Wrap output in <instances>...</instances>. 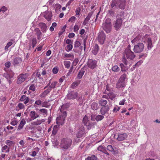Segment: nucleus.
Wrapping results in <instances>:
<instances>
[{
  "instance_id": "nucleus-41",
  "label": "nucleus",
  "mask_w": 160,
  "mask_h": 160,
  "mask_svg": "<svg viewBox=\"0 0 160 160\" xmlns=\"http://www.w3.org/2000/svg\"><path fill=\"white\" fill-rule=\"evenodd\" d=\"M73 46L72 44H68L66 47V50L67 52H69L72 49Z\"/></svg>"
},
{
  "instance_id": "nucleus-36",
  "label": "nucleus",
  "mask_w": 160,
  "mask_h": 160,
  "mask_svg": "<svg viewBox=\"0 0 160 160\" xmlns=\"http://www.w3.org/2000/svg\"><path fill=\"white\" fill-rule=\"evenodd\" d=\"M112 70L114 72H117L119 71L120 68L118 65H114L112 68Z\"/></svg>"
},
{
  "instance_id": "nucleus-48",
  "label": "nucleus",
  "mask_w": 160,
  "mask_h": 160,
  "mask_svg": "<svg viewBox=\"0 0 160 160\" xmlns=\"http://www.w3.org/2000/svg\"><path fill=\"white\" fill-rule=\"evenodd\" d=\"M50 106V105L48 104V102H44L42 103V107L48 108H49Z\"/></svg>"
},
{
  "instance_id": "nucleus-8",
  "label": "nucleus",
  "mask_w": 160,
  "mask_h": 160,
  "mask_svg": "<svg viewBox=\"0 0 160 160\" xmlns=\"http://www.w3.org/2000/svg\"><path fill=\"white\" fill-rule=\"evenodd\" d=\"M117 17V19L115 22L114 25V27L116 30H118L121 28L122 22V18L118 16Z\"/></svg>"
},
{
  "instance_id": "nucleus-23",
  "label": "nucleus",
  "mask_w": 160,
  "mask_h": 160,
  "mask_svg": "<svg viewBox=\"0 0 160 160\" xmlns=\"http://www.w3.org/2000/svg\"><path fill=\"white\" fill-rule=\"evenodd\" d=\"M38 113L40 114L46 116L48 115V110L45 108H42L39 109Z\"/></svg>"
},
{
  "instance_id": "nucleus-26",
  "label": "nucleus",
  "mask_w": 160,
  "mask_h": 160,
  "mask_svg": "<svg viewBox=\"0 0 160 160\" xmlns=\"http://www.w3.org/2000/svg\"><path fill=\"white\" fill-rule=\"evenodd\" d=\"M104 93L107 94L108 96L109 99H110L111 100H113L116 97L115 94L112 92H110L108 93H107L105 91Z\"/></svg>"
},
{
  "instance_id": "nucleus-31",
  "label": "nucleus",
  "mask_w": 160,
  "mask_h": 160,
  "mask_svg": "<svg viewBox=\"0 0 160 160\" xmlns=\"http://www.w3.org/2000/svg\"><path fill=\"white\" fill-rule=\"evenodd\" d=\"M108 102L107 100L104 99H101L99 101V104L102 106L104 107L106 106Z\"/></svg>"
},
{
  "instance_id": "nucleus-18",
  "label": "nucleus",
  "mask_w": 160,
  "mask_h": 160,
  "mask_svg": "<svg viewBox=\"0 0 160 160\" xmlns=\"http://www.w3.org/2000/svg\"><path fill=\"white\" fill-rule=\"evenodd\" d=\"M22 62V59L21 58L18 57L14 58L12 64L14 66L18 65Z\"/></svg>"
},
{
  "instance_id": "nucleus-19",
  "label": "nucleus",
  "mask_w": 160,
  "mask_h": 160,
  "mask_svg": "<svg viewBox=\"0 0 160 160\" xmlns=\"http://www.w3.org/2000/svg\"><path fill=\"white\" fill-rule=\"evenodd\" d=\"M29 116L32 120H34L38 117L39 115L37 114L35 111H31L30 112Z\"/></svg>"
},
{
  "instance_id": "nucleus-47",
  "label": "nucleus",
  "mask_w": 160,
  "mask_h": 160,
  "mask_svg": "<svg viewBox=\"0 0 160 160\" xmlns=\"http://www.w3.org/2000/svg\"><path fill=\"white\" fill-rule=\"evenodd\" d=\"M18 122L17 120L15 119H12L10 124L13 126H15L18 124Z\"/></svg>"
},
{
  "instance_id": "nucleus-42",
  "label": "nucleus",
  "mask_w": 160,
  "mask_h": 160,
  "mask_svg": "<svg viewBox=\"0 0 160 160\" xmlns=\"http://www.w3.org/2000/svg\"><path fill=\"white\" fill-rule=\"evenodd\" d=\"M98 150L104 153H105L106 152V150L104 147L102 145H100L98 148Z\"/></svg>"
},
{
  "instance_id": "nucleus-25",
  "label": "nucleus",
  "mask_w": 160,
  "mask_h": 160,
  "mask_svg": "<svg viewBox=\"0 0 160 160\" xmlns=\"http://www.w3.org/2000/svg\"><path fill=\"white\" fill-rule=\"evenodd\" d=\"M39 26L40 28H41L43 32H45L46 31L47 28V26L45 23L43 22H40L39 24Z\"/></svg>"
},
{
  "instance_id": "nucleus-59",
  "label": "nucleus",
  "mask_w": 160,
  "mask_h": 160,
  "mask_svg": "<svg viewBox=\"0 0 160 160\" xmlns=\"http://www.w3.org/2000/svg\"><path fill=\"white\" fill-rule=\"evenodd\" d=\"M78 83L77 82H73L71 85V87L72 88H75L78 86Z\"/></svg>"
},
{
  "instance_id": "nucleus-33",
  "label": "nucleus",
  "mask_w": 160,
  "mask_h": 160,
  "mask_svg": "<svg viewBox=\"0 0 160 160\" xmlns=\"http://www.w3.org/2000/svg\"><path fill=\"white\" fill-rule=\"evenodd\" d=\"M97 158L95 155H92L88 156L85 160H97Z\"/></svg>"
},
{
  "instance_id": "nucleus-1",
  "label": "nucleus",
  "mask_w": 160,
  "mask_h": 160,
  "mask_svg": "<svg viewBox=\"0 0 160 160\" xmlns=\"http://www.w3.org/2000/svg\"><path fill=\"white\" fill-rule=\"evenodd\" d=\"M135 57L134 53L130 49V46L128 45L123 52L122 62L125 65H127L129 61L133 60Z\"/></svg>"
},
{
  "instance_id": "nucleus-28",
  "label": "nucleus",
  "mask_w": 160,
  "mask_h": 160,
  "mask_svg": "<svg viewBox=\"0 0 160 160\" xmlns=\"http://www.w3.org/2000/svg\"><path fill=\"white\" fill-rule=\"evenodd\" d=\"M98 49L99 47L98 45L95 44L92 51V53L94 55H96L98 52Z\"/></svg>"
},
{
  "instance_id": "nucleus-45",
  "label": "nucleus",
  "mask_w": 160,
  "mask_h": 160,
  "mask_svg": "<svg viewBox=\"0 0 160 160\" xmlns=\"http://www.w3.org/2000/svg\"><path fill=\"white\" fill-rule=\"evenodd\" d=\"M5 143L9 146H12L14 143V142L13 141H11L9 140H7L5 142Z\"/></svg>"
},
{
  "instance_id": "nucleus-30",
  "label": "nucleus",
  "mask_w": 160,
  "mask_h": 160,
  "mask_svg": "<svg viewBox=\"0 0 160 160\" xmlns=\"http://www.w3.org/2000/svg\"><path fill=\"white\" fill-rule=\"evenodd\" d=\"M1 150L2 152H8L9 151V147H8L7 145H5L2 148Z\"/></svg>"
},
{
  "instance_id": "nucleus-17",
  "label": "nucleus",
  "mask_w": 160,
  "mask_h": 160,
  "mask_svg": "<svg viewBox=\"0 0 160 160\" xmlns=\"http://www.w3.org/2000/svg\"><path fill=\"white\" fill-rule=\"evenodd\" d=\"M19 101L21 102L24 101V103L26 104L29 102L30 99L29 98L27 97L26 95H23L20 98Z\"/></svg>"
},
{
  "instance_id": "nucleus-5",
  "label": "nucleus",
  "mask_w": 160,
  "mask_h": 160,
  "mask_svg": "<svg viewBox=\"0 0 160 160\" xmlns=\"http://www.w3.org/2000/svg\"><path fill=\"white\" fill-rule=\"evenodd\" d=\"M126 4L125 0H116L115 2H112L111 6L113 8L115 6H118L121 9H124Z\"/></svg>"
},
{
  "instance_id": "nucleus-38",
  "label": "nucleus",
  "mask_w": 160,
  "mask_h": 160,
  "mask_svg": "<svg viewBox=\"0 0 160 160\" xmlns=\"http://www.w3.org/2000/svg\"><path fill=\"white\" fill-rule=\"evenodd\" d=\"M42 122L41 120L37 119L36 121L32 122L31 124L32 125L37 126L40 125Z\"/></svg>"
},
{
  "instance_id": "nucleus-40",
  "label": "nucleus",
  "mask_w": 160,
  "mask_h": 160,
  "mask_svg": "<svg viewBox=\"0 0 160 160\" xmlns=\"http://www.w3.org/2000/svg\"><path fill=\"white\" fill-rule=\"evenodd\" d=\"M82 95H79L78 97H77L78 100L80 102V103L82 104V102L85 101V99L84 97H82Z\"/></svg>"
},
{
  "instance_id": "nucleus-57",
  "label": "nucleus",
  "mask_w": 160,
  "mask_h": 160,
  "mask_svg": "<svg viewBox=\"0 0 160 160\" xmlns=\"http://www.w3.org/2000/svg\"><path fill=\"white\" fill-rule=\"evenodd\" d=\"M76 19V17L74 16H72L69 18L68 22H74Z\"/></svg>"
},
{
  "instance_id": "nucleus-3",
  "label": "nucleus",
  "mask_w": 160,
  "mask_h": 160,
  "mask_svg": "<svg viewBox=\"0 0 160 160\" xmlns=\"http://www.w3.org/2000/svg\"><path fill=\"white\" fill-rule=\"evenodd\" d=\"M72 143V139L69 138H63L62 139L60 144V147L64 149H67L71 146Z\"/></svg>"
},
{
  "instance_id": "nucleus-7",
  "label": "nucleus",
  "mask_w": 160,
  "mask_h": 160,
  "mask_svg": "<svg viewBox=\"0 0 160 160\" xmlns=\"http://www.w3.org/2000/svg\"><path fill=\"white\" fill-rule=\"evenodd\" d=\"M144 48V45L142 43L138 42L134 47L133 51L135 53L141 52Z\"/></svg>"
},
{
  "instance_id": "nucleus-64",
  "label": "nucleus",
  "mask_w": 160,
  "mask_h": 160,
  "mask_svg": "<svg viewBox=\"0 0 160 160\" xmlns=\"http://www.w3.org/2000/svg\"><path fill=\"white\" fill-rule=\"evenodd\" d=\"M42 101L40 100H38L35 102V104L38 105H39L42 104Z\"/></svg>"
},
{
  "instance_id": "nucleus-51",
  "label": "nucleus",
  "mask_w": 160,
  "mask_h": 160,
  "mask_svg": "<svg viewBox=\"0 0 160 160\" xmlns=\"http://www.w3.org/2000/svg\"><path fill=\"white\" fill-rule=\"evenodd\" d=\"M35 31L36 32V34L37 35L38 38L39 39L41 34V32L38 28H36L35 29Z\"/></svg>"
},
{
  "instance_id": "nucleus-29",
  "label": "nucleus",
  "mask_w": 160,
  "mask_h": 160,
  "mask_svg": "<svg viewBox=\"0 0 160 160\" xmlns=\"http://www.w3.org/2000/svg\"><path fill=\"white\" fill-rule=\"evenodd\" d=\"M148 43V50L151 49L153 47L152 44V41L151 38H149L147 40Z\"/></svg>"
},
{
  "instance_id": "nucleus-53",
  "label": "nucleus",
  "mask_w": 160,
  "mask_h": 160,
  "mask_svg": "<svg viewBox=\"0 0 160 160\" xmlns=\"http://www.w3.org/2000/svg\"><path fill=\"white\" fill-rule=\"evenodd\" d=\"M17 107L18 108L20 109H22L25 108V106L23 103L19 102L18 104Z\"/></svg>"
},
{
  "instance_id": "nucleus-61",
  "label": "nucleus",
  "mask_w": 160,
  "mask_h": 160,
  "mask_svg": "<svg viewBox=\"0 0 160 160\" xmlns=\"http://www.w3.org/2000/svg\"><path fill=\"white\" fill-rule=\"evenodd\" d=\"M81 43L79 41H75L74 44V46L75 48H77L80 46Z\"/></svg>"
},
{
  "instance_id": "nucleus-46",
  "label": "nucleus",
  "mask_w": 160,
  "mask_h": 160,
  "mask_svg": "<svg viewBox=\"0 0 160 160\" xmlns=\"http://www.w3.org/2000/svg\"><path fill=\"white\" fill-rule=\"evenodd\" d=\"M104 118V117L103 115H98L96 117L95 119L97 121H98L102 120Z\"/></svg>"
},
{
  "instance_id": "nucleus-6",
  "label": "nucleus",
  "mask_w": 160,
  "mask_h": 160,
  "mask_svg": "<svg viewBox=\"0 0 160 160\" xmlns=\"http://www.w3.org/2000/svg\"><path fill=\"white\" fill-rule=\"evenodd\" d=\"M86 134L85 128L82 125L80 126L76 134V137L78 138H82Z\"/></svg>"
},
{
  "instance_id": "nucleus-56",
  "label": "nucleus",
  "mask_w": 160,
  "mask_h": 160,
  "mask_svg": "<svg viewBox=\"0 0 160 160\" xmlns=\"http://www.w3.org/2000/svg\"><path fill=\"white\" fill-rule=\"evenodd\" d=\"M73 68V66H72L71 67L70 69H69L68 72V73L67 74V75H66L67 77H68L70 76V75H71V73H72V71Z\"/></svg>"
},
{
  "instance_id": "nucleus-62",
  "label": "nucleus",
  "mask_w": 160,
  "mask_h": 160,
  "mask_svg": "<svg viewBox=\"0 0 160 160\" xmlns=\"http://www.w3.org/2000/svg\"><path fill=\"white\" fill-rule=\"evenodd\" d=\"M78 62V59H75L73 61L72 63V64L73 65L75 66L77 65V63Z\"/></svg>"
},
{
  "instance_id": "nucleus-60",
  "label": "nucleus",
  "mask_w": 160,
  "mask_h": 160,
  "mask_svg": "<svg viewBox=\"0 0 160 160\" xmlns=\"http://www.w3.org/2000/svg\"><path fill=\"white\" fill-rule=\"evenodd\" d=\"M58 68L55 67L52 69V72L53 73L57 74L58 72Z\"/></svg>"
},
{
  "instance_id": "nucleus-27",
  "label": "nucleus",
  "mask_w": 160,
  "mask_h": 160,
  "mask_svg": "<svg viewBox=\"0 0 160 160\" xmlns=\"http://www.w3.org/2000/svg\"><path fill=\"white\" fill-rule=\"evenodd\" d=\"M125 84L124 82H120V81L118 80V82L116 84V88H120L125 87Z\"/></svg>"
},
{
  "instance_id": "nucleus-35",
  "label": "nucleus",
  "mask_w": 160,
  "mask_h": 160,
  "mask_svg": "<svg viewBox=\"0 0 160 160\" xmlns=\"http://www.w3.org/2000/svg\"><path fill=\"white\" fill-rule=\"evenodd\" d=\"M58 84V82L55 81L52 82L51 84L49 86V87L48 88H50L51 90L52 89L54 88H55L56 86Z\"/></svg>"
},
{
  "instance_id": "nucleus-22",
  "label": "nucleus",
  "mask_w": 160,
  "mask_h": 160,
  "mask_svg": "<svg viewBox=\"0 0 160 160\" xmlns=\"http://www.w3.org/2000/svg\"><path fill=\"white\" fill-rule=\"evenodd\" d=\"M26 123V122L25 120L24 119H22L20 121L19 125L18 126V130H20L22 129Z\"/></svg>"
},
{
  "instance_id": "nucleus-13",
  "label": "nucleus",
  "mask_w": 160,
  "mask_h": 160,
  "mask_svg": "<svg viewBox=\"0 0 160 160\" xmlns=\"http://www.w3.org/2000/svg\"><path fill=\"white\" fill-rule=\"evenodd\" d=\"M78 96V93L77 92L72 91L67 94V97L68 99H74L77 98Z\"/></svg>"
},
{
  "instance_id": "nucleus-32",
  "label": "nucleus",
  "mask_w": 160,
  "mask_h": 160,
  "mask_svg": "<svg viewBox=\"0 0 160 160\" xmlns=\"http://www.w3.org/2000/svg\"><path fill=\"white\" fill-rule=\"evenodd\" d=\"M127 77V75L126 74L124 73L121 76L118 80L120 81V82L121 81L125 83V80Z\"/></svg>"
},
{
  "instance_id": "nucleus-49",
  "label": "nucleus",
  "mask_w": 160,
  "mask_h": 160,
  "mask_svg": "<svg viewBox=\"0 0 160 160\" xmlns=\"http://www.w3.org/2000/svg\"><path fill=\"white\" fill-rule=\"evenodd\" d=\"M64 57L67 58H74V56L73 54L69 53L67 54L66 53L64 55Z\"/></svg>"
},
{
  "instance_id": "nucleus-10",
  "label": "nucleus",
  "mask_w": 160,
  "mask_h": 160,
  "mask_svg": "<svg viewBox=\"0 0 160 160\" xmlns=\"http://www.w3.org/2000/svg\"><path fill=\"white\" fill-rule=\"evenodd\" d=\"M87 65L89 68L93 69L97 66V62L96 60L89 59Z\"/></svg>"
},
{
  "instance_id": "nucleus-52",
  "label": "nucleus",
  "mask_w": 160,
  "mask_h": 160,
  "mask_svg": "<svg viewBox=\"0 0 160 160\" xmlns=\"http://www.w3.org/2000/svg\"><path fill=\"white\" fill-rule=\"evenodd\" d=\"M80 28V26H78V25H75L73 28V31L76 33H77L78 32V30H79V29Z\"/></svg>"
},
{
  "instance_id": "nucleus-54",
  "label": "nucleus",
  "mask_w": 160,
  "mask_h": 160,
  "mask_svg": "<svg viewBox=\"0 0 160 160\" xmlns=\"http://www.w3.org/2000/svg\"><path fill=\"white\" fill-rule=\"evenodd\" d=\"M140 39L139 37L137 36L132 41V43H134L135 42L137 43L139 41Z\"/></svg>"
},
{
  "instance_id": "nucleus-2",
  "label": "nucleus",
  "mask_w": 160,
  "mask_h": 160,
  "mask_svg": "<svg viewBox=\"0 0 160 160\" xmlns=\"http://www.w3.org/2000/svg\"><path fill=\"white\" fill-rule=\"evenodd\" d=\"M66 108V105L65 104H63L61 107L60 111L62 113L61 115L58 117L56 119L57 123L58 125H62L64 123L65 118L67 115V112L64 110Z\"/></svg>"
},
{
  "instance_id": "nucleus-34",
  "label": "nucleus",
  "mask_w": 160,
  "mask_h": 160,
  "mask_svg": "<svg viewBox=\"0 0 160 160\" xmlns=\"http://www.w3.org/2000/svg\"><path fill=\"white\" fill-rule=\"evenodd\" d=\"M89 120H88V117L85 115L83 118L82 120V122L85 125H87L88 123L89 122Z\"/></svg>"
},
{
  "instance_id": "nucleus-11",
  "label": "nucleus",
  "mask_w": 160,
  "mask_h": 160,
  "mask_svg": "<svg viewBox=\"0 0 160 160\" xmlns=\"http://www.w3.org/2000/svg\"><path fill=\"white\" fill-rule=\"evenodd\" d=\"M105 37V35L103 32L102 31L98 33V40L101 44H103Z\"/></svg>"
},
{
  "instance_id": "nucleus-20",
  "label": "nucleus",
  "mask_w": 160,
  "mask_h": 160,
  "mask_svg": "<svg viewBox=\"0 0 160 160\" xmlns=\"http://www.w3.org/2000/svg\"><path fill=\"white\" fill-rule=\"evenodd\" d=\"M37 43V40L36 38H33L30 40L29 43V48H31V46L33 48L35 46Z\"/></svg>"
},
{
  "instance_id": "nucleus-37",
  "label": "nucleus",
  "mask_w": 160,
  "mask_h": 160,
  "mask_svg": "<svg viewBox=\"0 0 160 160\" xmlns=\"http://www.w3.org/2000/svg\"><path fill=\"white\" fill-rule=\"evenodd\" d=\"M91 108L93 110H97L98 108V104L96 102H93L91 105Z\"/></svg>"
},
{
  "instance_id": "nucleus-16",
  "label": "nucleus",
  "mask_w": 160,
  "mask_h": 160,
  "mask_svg": "<svg viewBox=\"0 0 160 160\" xmlns=\"http://www.w3.org/2000/svg\"><path fill=\"white\" fill-rule=\"evenodd\" d=\"M110 108L108 105H106L102 107L101 109V113L102 115H104L107 113L109 110Z\"/></svg>"
},
{
  "instance_id": "nucleus-15",
  "label": "nucleus",
  "mask_w": 160,
  "mask_h": 160,
  "mask_svg": "<svg viewBox=\"0 0 160 160\" xmlns=\"http://www.w3.org/2000/svg\"><path fill=\"white\" fill-rule=\"evenodd\" d=\"M107 149L110 152H112L113 154H117L118 152V148L115 147H112L111 145H108L107 147Z\"/></svg>"
},
{
  "instance_id": "nucleus-55",
  "label": "nucleus",
  "mask_w": 160,
  "mask_h": 160,
  "mask_svg": "<svg viewBox=\"0 0 160 160\" xmlns=\"http://www.w3.org/2000/svg\"><path fill=\"white\" fill-rule=\"evenodd\" d=\"M58 131L57 126L56 125L54 126L53 127V129L52 131V133L55 135Z\"/></svg>"
},
{
  "instance_id": "nucleus-21",
  "label": "nucleus",
  "mask_w": 160,
  "mask_h": 160,
  "mask_svg": "<svg viewBox=\"0 0 160 160\" xmlns=\"http://www.w3.org/2000/svg\"><path fill=\"white\" fill-rule=\"evenodd\" d=\"M51 88H48L46 89L40 95V97L42 98H44L51 91Z\"/></svg>"
},
{
  "instance_id": "nucleus-50",
  "label": "nucleus",
  "mask_w": 160,
  "mask_h": 160,
  "mask_svg": "<svg viewBox=\"0 0 160 160\" xmlns=\"http://www.w3.org/2000/svg\"><path fill=\"white\" fill-rule=\"evenodd\" d=\"M90 18L87 16L82 23L83 25L84 26L86 25V24L88 23V21L90 20Z\"/></svg>"
},
{
  "instance_id": "nucleus-9",
  "label": "nucleus",
  "mask_w": 160,
  "mask_h": 160,
  "mask_svg": "<svg viewBox=\"0 0 160 160\" xmlns=\"http://www.w3.org/2000/svg\"><path fill=\"white\" fill-rule=\"evenodd\" d=\"M128 135L126 133L116 134L114 135V138L119 141L124 140L127 138Z\"/></svg>"
},
{
  "instance_id": "nucleus-43",
  "label": "nucleus",
  "mask_w": 160,
  "mask_h": 160,
  "mask_svg": "<svg viewBox=\"0 0 160 160\" xmlns=\"http://www.w3.org/2000/svg\"><path fill=\"white\" fill-rule=\"evenodd\" d=\"M94 124L93 122H90V121L88 123L87 125L86 126H87L88 129H90L91 128L93 127Z\"/></svg>"
},
{
  "instance_id": "nucleus-44",
  "label": "nucleus",
  "mask_w": 160,
  "mask_h": 160,
  "mask_svg": "<svg viewBox=\"0 0 160 160\" xmlns=\"http://www.w3.org/2000/svg\"><path fill=\"white\" fill-rule=\"evenodd\" d=\"M35 149L37 150V152L35 151H32V154H31L30 155L32 157H35V156L37 154L38 151L39 150V149L38 148H35Z\"/></svg>"
},
{
  "instance_id": "nucleus-4",
  "label": "nucleus",
  "mask_w": 160,
  "mask_h": 160,
  "mask_svg": "<svg viewBox=\"0 0 160 160\" xmlns=\"http://www.w3.org/2000/svg\"><path fill=\"white\" fill-rule=\"evenodd\" d=\"M112 26L111 20L109 18L107 19L105 22L103 23L102 25L103 29L107 33H109L110 32Z\"/></svg>"
},
{
  "instance_id": "nucleus-58",
  "label": "nucleus",
  "mask_w": 160,
  "mask_h": 160,
  "mask_svg": "<svg viewBox=\"0 0 160 160\" xmlns=\"http://www.w3.org/2000/svg\"><path fill=\"white\" fill-rule=\"evenodd\" d=\"M120 66L121 68V71L122 72L126 71V70L125 69V66L123 63H121L120 64Z\"/></svg>"
},
{
  "instance_id": "nucleus-39",
  "label": "nucleus",
  "mask_w": 160,
  "mask_h": 160,
  "mask_svg": "<svg viewBox=\"0 0 160 160\" xmlns=\"http://www.w3.org/2000/svg\"><path fill=\"white\" fill-rule=\"evenodd\" d=\"M71 62L70 61H64V64L66 68H68L70 65Z\"/></svg>"
},
{
  "instance_id": "nucleus-12",
  "label": "nucleus",
  "mask_w": 160,
  "mask_h": 160,
  "mask_svg": "<svg viewBox=\"0 0 160 160\" xmlns=\"http://www.w3.org/2000/svg\"><path fill=\"white\" fill-rule=\"evenodd\" d=\"M27 77V74L26 73L21 74H20L18 77L17 83L20 84L24 82Z\"/></svg>"
},
{
  "instance_id": "nucleus-24",
  "label": "nucleus",
  "mask_w": 160,
  "mask_h": 160,
  "mask_svg": "<svg viewBox=\"0 0 160 160\" xmlns=\"http://www.w3.org/2000/svg\"><path fill=\"white\" fill-rule=\"evenodd\" d=\"M85 73V70L84 68H82L79 72L77 77L78 79H81L82 78V76Z\"/></svg>"
},
{
  "instance_id": "nucleus-14",
  "label": "nucleus",
  "mask_w": 160,
  "mask_h": 160,
  "mask_svg": "<svg viewBox=\"0 0 160 160\" xmlns=\"http://www.w3.org/2000/svg\"><path fill=\"white\" fill-rule=\"evenodd\" d=\"M43 14V17L48 21L51 20L52 17V13L51 12L46 11L44 12Z\"/></svg>"
},
{
  "instance_id": "nucleus-63",
  "label": "nucleus",
  "mask_w": 160,
  "mask_h": 160,
  "mask_svg": "<svg viewBox=\"0 0 160 160\" xmlns=\"http://www.w3.org/2000/svg\"><path fill=\"white\" fill-rule=\"evenodd\" d=\"M11 65V63L10 62H7L5 64V66L7 68H9Z\"/></svg>"
}]
</instances>
